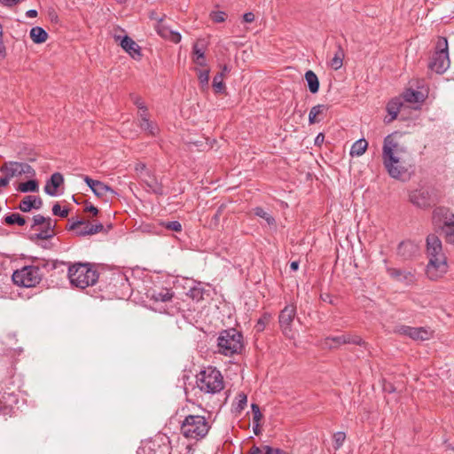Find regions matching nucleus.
Here are the masks:
<instances>
[{
    "label": "nucleus",
    "mask_w": 454,
    "mask_h": 454,
    "mask_svg": "<svg viewBox=\"0 0 454 454\" xmlns=\"http://www.w3.org/2000/svg\"><path fill=\"white\" fill-rule=\"evenodd\" d=\"M252 412H253V423H260L262 419V414L260 411V407L256 403H253L251 405Z\"/></svg>",
    "instance_id": "44"
},
{
    "label": "nucleus",
    "mask_w": 454,
    "mask_h": 454,
    "mask_svg": "<svg viewBox=\"0 0 454 454\" xmlns=\"http://www.w3.org/2000/svg\"><path fill=\"white\" fill-rule=\"evenodd\" d=\"M236 400L237 402L235 404V411L238 412H241L247 406V396L244 393H239L236 397Z\"/></svg>",
    "instance_id": "39"
},
{
    "label": "nucleus",
    "mask_w": 454,
    "mask_h": 454,
    "mask_svg": "<svg viewBox=\"0 0 454 454\" xmlns=\"http://www.w3.org/2000/svg\"><path fill=\"white\" fill-rule=\"evenodd\" d=\"M328 109L327 106L325 105H317L313 106L310 109V112L309 114V124H314L317 122H319L320 120L317 119V116L321 114L323 112L326 111Z\"/></svg>",
    "instance_id": "32"
},
{
    "label": "nucleus",
    "mask_w": 454,
    "mask_h": 454,
    "mask_svg": "<svg viewBox=\"0 0 454 454\" xmlns=\"http://www.w3.org/2000/svg\"><path fill=\"white\" fill-rule=\"evenodd\" d=\"M140 180L147 186L148 190L157 195H162L163 186L157 179L155 175L150 170L142 171L140 174Z\"/></svg>",
    "instance_id": "15"
},
{
    "label": "nucleus",
    "mask_w": 454,
    "mask_h": 454,
    "mask_svg": "<svg viewBox=\"0 0 454 454\" xmlns=\"http://www.w3.org/2000/svg\"><path fill=\"white\" fill-rule=\"evenodd\" d=\"M346 439V434L344 432H337L333 434V448L335 450H339L342 447Z\"/></svg>",
    "instance_id": "41"
},
{
    "label": "nucleus",
    "mask_w": 454,
    "mask_h": 454,
    "mask_svg": "<svg viewBox=\"0 0 454 454\" xmlns=\"http://www.w3.org/2000/svg\"><path fill=\"white\" fill-rule=\"evenodd\" d=\"M198 388L209 395L221 392L224 387L223 377L219 370L209 366L196 376Z\"/></svg>",
    "instance_id": "4"
},
{
    "label": "nucleus",
    "mask_w": 454,
    "mask_h": 454,
    "mask_svg": "<svg viewBox=\"0 0 454 454\" xmlns=\"http://www.w3.org/2000/svg\"><path fill=\"white\" fill-rule=\"evenodd\" d=\"M64 183L63 176L56 172L51 175V178L46 182L44 192L50 196H57L58 188Z\"/></svg>",
    "instance_id": "19"
},
{
    "label": "nucleus",
    "mask_w": 454,
    "mask_h": 454,
    "mask_svg": "<svg viewBox=\"0 0 454 454\" xmlns=\"http://www.w3.org/2000/svg\"><path fill=\"white\" fill-rule=\"evenodd\" d=\"M411 331V326H408V325H400V326H397L395 330V333L400 334V335H404V336H410V333Z\"/></svg>",
    "instance_id": "49"
},
{
    "label": "nucleus",
    "mask_w": 454,
    "mask_h": 454,
    "mask_svg": "<svg viewBox=\"0 0 454 454\" xmlns=\"http://www.w3.org/2000/svg\"><path fill=\"white\" fill-rule=\"evenodd\" d=\"M263 454H287V453L278 448L274 449L268 445H264L263 446Z\"/></svg>",
    "instance_id": "50"
},
{
    "label": "nucleus",
    "mask_w": 454,
    "mask_h": 454,
    "mask_svg": "<svg viewBox=\"0 0 454 454\" xmlns=\"http://www.w3.org/2000/svg\"><path fill=\"white\" fill-rule=\"evenodd\" d=\"M388 273L393 278L404 282L406 285H411L415 281V277L411 271L399 269H388Z\"/></svg>",
    "instance_id": "23"
},
{
    "label": "nucleus",
    "mask_w": 454,
    "mask_h": 454,
    "mask_svg": "<svg viewBox=\"0 0 454 454\" xmlns=\"http://www.w3.org/2000/svg\"><path fill=\"white\" fill-rule=\"evenodd\" d=\"M26 16L27 18H35L37 16V11L36 10H34V9H31V10H28L27 12H26Z\"/></svg>",
    "instance_id": "58"
},
{
    "label": "nucleus",
    "mask_w": 454,
    "mask_h": 454,
    "mask_svg": "<svg viewBox=\"0 0 454 454\" xmlns=\"http://www.w3.org/2000/svg\"><path fill=\"white\" fill-rule=\"evenodd\" d=\"M67 230L74 231L77 236L83 237L87 235H93L103 231L104 226L102 223L91 224L89 222L82 220L71 221L69 220Z\"/></svg>",
    "instance_id": "13"
},
{
    "label": "nucleus",
    "mask_w": 454,
    "mask_h": 454,
    "mask_svg": "<svg viewBox=\"0 0 454 454\" xmlns=\"http://www.w3.org/2000/svg\"><path fill=\"white\" fill-rule=\"evenodd\" d=\"M93 192L98 197H103L106 193H110L111 195L116 194V192H114V190L112 187H110L109 185L106 184L105 183H103L101 181H98V183L96 184Z\"/></svg>",
    "instance_id": "33"
},
{
    "label": "nucleus",
    "mask_w": 454,
    "mask_h": 454,
    "mask_svg": "<svg viewBox=\"0 0 454 454\" xmlns=\"http://www.w3.org/2000/svg\"><path fill=\"white\" fill-rule=\"evenodd\" d=\"M173 292L168 288H162L159 291L153 290L151 294V299L154 301L167 302L173 298Z\"/></svg>",
    "instance_id": "25"
},
{
    "label": "nucleus",
    "mask_w": 454,
    "mask_h": 454,
    "mask_svg": "<svg viewBox=\"0 0 454 454\" xmlns=\"http://www.w3.org/2000/svg\"><path fill=\"white\" fill-rule=\"evenodd\" d=\"M186 294L193 301H200L203 300L204 288L201 286L200 283L194 284L190 287Z\"/></svg>",
    "instance_id": "31"
},
{
    "label": "nucleus",
    "mask_w": 454,
    "mask_h": 454,
    "mask_svg": "<svg viewBox=\"0 0 454 454\" xmlns=\"http://www.w3.org/2000/svg\"><path fill=\"white\" fill-rule=\"evenodd\" d=\"M83 180L87 184V185L91 189L92 192L95 189L96 184L98 183V180H94L88 176H84Z\"/></svg>",
    "instance_id": "52"
},
{
    "label": "nucleus",
    "mask_w": 454,
    "mask_h": 454,
    "mask_svg": "<svg viewBox=\"0 0 454 454\" xmlns=\"http://www.w3.org/2000/svg\"><path fill=\"white\" fill-rule=\"evenodd\" d=\"M324 140V136L322 134H318L316 137V144L319 143V141H323Z\"/></svg>",
    "instance_id": "63"
},
{
    "label": "nucleus",
    "mask_w": 454,
    "mask_h": 454,
    "mask_svg": "<svg viewBox=\"0 0 454 454\" xmlns=\"http://www.w3.org/2000/svg\"><path fill=\"white\" fill-rule=\"evenodd\" d=\"M85 211L86 212H90V213H92L94 215H97L98 214V209L93 206V205H87L85 207Z\"/></svg>",
    "instance_id": "54"
},
{
    "label": "nucleus",
    "mask_w": 454,
    "mask_h": 454,
    "mask_svg": "<svg viewBox=\"0 0 454 454\" xmlns=\"http://www.w3.org/2000/svg\"><path fill=\"white\" fill-rule=\"evenodd\" d=\"M368 147V142L364 138L358 139L356 141L350 149L351 156H361L363 155Z\"/></svg>",
    "instance_id": "30"
},
{
    "label": "nucleus",
    "mask_w": 454,
    "mask_h": 454,
    "mask_svg": "<svg viewBox=\"0 0 454 454\" xmlns=\"http://www.w3.org/2000/svg\"><path fill=\"white\" fill-rule=\"evenodd\" d=\"M161 225L169 231H176V232H179L182 231V225L178 221H171V222L162 223Z\"/></svg>",
    "instance_id": "43"
},
{
    "label": "nucleus",
    "mask_w": 454,
    "mask_h": 454,
    "mask_svg": "<svg viewBox=\"0 0 454 454\" xmlns=\"http://www.w3.org/2000/svg\"><path fill=\"white\" fill-rule=\"evenodd\" d=\"M305 80L309 91L313 94L317 93L319 90V81L317 74L312 70H308L305 73Z\"/></svg>",
    "instance_id": "28"
},
{
    "label": "nucleus",
    "mask_w": 454,
    "mask_h": 454,
    "mask_svg": "<svg viewBox=\"0 0 454 454\" xmlns=\"http://www.w3.org/2000/svg\"><path fill=\"white\" fill-rule=\"evenodd\" d=\"M134 104L136 105V106L141 111V112H144L145 111V113H147V108L145 105V102L143 101V99L139 97H136L135 99H134Z\"/></svg>",
    "instance_id": "51"
},
{
    "label": "nucleus",
    "mask_w": 454,
    "mask_h": 454,
    "mask_svg": "<svg viewBox=\"0 0 454 454\" xmlns=\"http://www.w3.org/2000/svg\"><path fill=\"white\" fill-rule=\"evenodd\" d=\"M243 20L247 23H251L254 20V14L253 12H246L243 15Z\"/></svg>",
    "instance_id": "53"
},
{
    "label": "nucleus",
    "mask_w": 454,
    "mask_h": 454,
    "mask_svg": "<svg viewBox=\"0 0 454 454\" xmlns=\"http://www.w3.org/2000/svg\"><path fill=\"white\" fill-rule=\"evenodd\" d=\"M193 61L196 65L200 67H206L207 60L202 49L199 48L198 44L193 45Z\"/></svg>",
    "instance_id": "34"
},
{
    "label": "nucleus",
    "mask_w": 454,
    "mask_h": 454,
    "mask_svg": "<svg viewBox=\"0 0 454 454\" xmlns=\"http://www.w3.org/2000/svg\"><path fill=\"white\" fill-rule=\"evenodd\" d=\"M145 170H148L145 164L139 163V164H137L136 166V171H137V173L138 174L139 176H140L141 172L142 171L144 172Z\"/></svg>",
    "instance_id": "57"
},
{
    "label": "nucleus",
    "mask_w": 454,
    "mask_h": 454,
    "mask_svg": "<svg viewBox=\"0 0 454 454\" xmlns=\"http://www.w3.org/2000/svg\"><path fill=\"white\" fill-rule=\"evenodd\" d=\"M433 224L440 229L447 243L454 244V213L446 207H437L432 213Z\"/></svg>",
    "instance_id": "6"
},
{
    "label": "nucleus",
    "mask_w": 454,
    "mask_h": 454,
    "mask_svg": "<svg viewBox=\"0 0 454 454\" xmlns=\"http://www.w3.org/2000/svg\"><path fill=\"white\" fill-rule=\"evenodd\" d=\"M345 52L340 45H338L337 50L334 52L333 57L329 61V66L333 70H339L343 65V59Z\"/></svg>",
    "instance_id": "24"
},
{
    "label": "nucleus",
    "mask_w": 454,
    "mask_h": 454,
    "mask_svg": "<svg viewBox=\"0 0 454 454\" xmlns=\"http://www.w3.org/2000/svg\"><path fill=\"white\" fill-rule=\"evenodd\" d=\"M43 273L39 266L27 265L16 270L12 276L14 285L31 288L36 286L42 280Z\"/></svg>",
    "instance_id": "9"
},
{
    "label": "nucleus",
    "mask_w": 454,
    "mask_h": 454,
    "mask_svg": "<svg viewBox=\"0 0 454 454\" xmlns=\"http://www.w3.org/2000/svg\"><path fill=\"white\" fill-rule=\"evenodd\" d=\"M68 278L72 286L84 289L96 284L98 274L90 263L78 262L68 268Z\"/></svg>",
    "instance_id": "3"
},
{
    "label": "nucleus",
    "mask_w": 454,
    "mask_h": 454,
    "mask_svg": "<svg viewBox=\"0 0 454 454\" xmlns=\"http://www.w3.org/2000/svg\"><path fill=\"white\" fill-rule=\"evenodd\" d=\"M290 268L293 270H298L299 268V262H292L291 264H290Z\"/></svg>",
    "instance_id": "62"
},
{
    "label": "nucleus",
    "mask_w": 454,
    "mask_h": 454,
    "mask_svg": "<svg viewBox=\"0 0 454 454\" xmlns=\"http://www.w3.org/2000/svg\"><path fill=\"white\" fill-rule=\"evenodd\" d=\"M0 2L5 6L12 7L17 4L20 2V0H0Z\"/></svg>",
    "instance_id": "56"
},
{
    "label": "nucleus",
    "mask_w": 454,
    "mask_h": 454,
    "mask_svg": "<svg viewBox=\"0 0 454 454\" xmlns=\"http://www.w3.org/2000/svg\"><path fill=\"white\" fill-rule=\"evenodd\" d=\"M219 352L224 356L240 353L243 348V336L234 328L221 332L217 339Z\"/></svg>",
    "instance_id": "7"
},
{
    "label": "nucleus",
    "mask_w": 454,
    "mask_h": 454,
    "mask_svg": "<svg viewBox=\"0 0 454 454\" xmlns=\"http://www.w3.org/2000/svg\"><path fill=\"white\" fill-rule=\"evenodd\" d=\"M118 3L122 4L125 2V0H116Z\"/></svg>",
    "instance_id": "64"
},
{
    "label": "nucleus",
    "mask_w": 454,
    "mask_h": 454,
    "mask_svg": "<svg viewBox=\"0 0 454 454\" xmlns=\"http://www.w3.org/2000/svg\"><path fill=\"white\" fill-rule=\"evenodd\" d=\"M427 256L428 263L426 274L431 280H437L448 270L447 257L442 250V243L440 238L432 233L427 237Z\"/></svg>",
    "instance_id": "2"
},
{
    "label": "nucleus",
    "mask_w": 454,
    "mask_h": 454,
    "mask_svg": "<svg viewBox=\"0 0 454 454\" xmlns=\"http://www.w3.org/2000/svg\"><path fill=\"white\" fill-rule=\"evenodd\" d=\"M402 106L403 103L398 98H394L388 102L387 106V111L391 117L389 120L386 121V122H390L396 119Z\"/></svg>",
    "instance_id": "27"
},
{
    "label": "nucleus",
    "mask_w": 454,
    "mask_h": 454,
    "mask_svg": "<svg viewBox=\"0 0 454 454\" xmlns=\"http://www.w3.org/2000/svg\"><path fill=\"white\" fill-rule=\"evenodd\" d=\"M231 72V68L227 65H223L222 67V71L220 73H223V76Z\"/></svg>",
    "instance_id": "60"
},
{
    "label": "nucleus",
    "mask_w": 454,
    "mask_h": 454,
    "mask_svg": "<svg viewBox=\"0 0 454 454\" xmlns=\"http://www.w3.org/2000/svg\"><path fill=\"white\" fill-rule=\"evenodd\" d=\"M406 154V149L395 141L392 135L384 138L382 160L391 177L398 179L407 173L409 164L405 160Z\"/></svg>",
    "instance_id": "1"
},
{
    "label": "nucleus",
    "mask_w": 454,
    "mask_h": 454,
    "mask_svg": "<svg viewBox=\"0 0 454 454\" xmlns=\"http://www.w3.org/2000/svg\"><path fill=\"white\" fill-rule=\"evenodd\" d=\"M296 315V307L294 305H286L279 314V325L283 334L288 339L294 338L292 323Z\"/></svg>",
    "instance_id": "12"
},
{
    "label": "nucleus",
    "mask_w": 454,
    "mask_h": 454,
    "mask_svg": "<svg viewBox=\"0 0 454 454\" xmlns=\"http://www.w3.org/2000/svg\"><path fill=\"white\" fill-rule=\"evenodd\" d=\"M418 252V247L412 241H403L397 247V253L404 259H409Z\"/></svg>",
    "instance_id": "22"
},
{
    "label": "nucleus",
    "mask_w": 454,
    "mask_h": 454,
    "mask_svg": "<svg viewBox=\"0 0 454 454\" xmlns=\"http://www.w3.org/2000/svg\"><path fill=\"white\" fill-rule=\"evenodd\" d=\"M420 93L413 90H407L403 94V98L406 102L417 103L419 101Z\"/></svg>",
    "instance_id": "38"
},
{
    "label": "nucleus",
    "mask_w": 454,
    "mask_h": 454,
    "mask_svg": "<svg viewBox=\"0 0 454 454\" xmlns=\"http://www.w3.org/2000/svg\"><path fill=\"white\" fill-rule=\"evenodd\" d=\"M121 48L128 52L134 59H140L142 57L141 47L129 36L125 35L121 41Z\"/></svg>",
    "instance_id": "17"
},
{
    "label": "nucleus",
    "mask_w": 454,
    "mask_h": 454,
    "mask_svg": "<svg viewBox=\"0 0 454 454\" xmlns=\"http://www.w3.org/2000/svg\"><path fill=\"white\" fill-rule=\"evenodd\" d=\"M409 199L413 205L420 208L429 207L439 201L434 189L429 187H422L411 192Z\"/></svg>",
    "instance_id": "10"
},
{
    "label": "nucleus",
    "mask_w": 454,
    "mask_h": 454,
    "mask_svg": "<svg viewBox=\"0 0 454 454\" xmlns=\"http://www.w3.org/2000/svg\"><path fill=\"white\" fill-rule=\"evenodd\" d=\"M154 27L157 34L160 37L164 39H168L175 43H177L181 41L182 36L180 33L172 31L169 27H168L163 23V18L157 19V23Z\"/></svg>",
    "instance_id": "16"
},
{
    "label": "nucleus",
    "mask_w": 454,
    "mask_h": 454,
    "mask_svg": "<svg viewBox=\"0 0 454 454\" xmlns=\"http://www.w3.org/2000/svg\"><path fill=\"white\" fill-rule=\"evenodd\" d=\"M39 189L38 183L35 180H29L25 183H21L18 186V191L20 192H35Z\"/></svg>",
    "instance_id": "35"
},
{
    "label": "nucleus",
    "mask_w": 454,
    "mask_h": 454,
    "mask_svg": "<svg viewBox=\"0 0 454 454\" xmlns=\"http://www.w3.org/2000/svg\"><path fill=\"white\" fill-rule=\"evenodd\" d=\"M198 79L202 86H207L209 81V70H198Z\"/></svg>",
    "instance_id": "42"
},
{
    "label": "nucleus",
    "mask_w": 454,
    "mask_h": 454,
    "mask_svg": "<svg viewBox=\"0 0 454 454\" xmlns=\"http://www.w3.org/2000/svg\"><path fill=\"white\" fill-rule=\"evenodd\" d=\"M449 46L446 37L439 36L435 43L434 51L429 61L428 67L437 73L443 74L450 67Z\"/></svg>",
    "instance_id": "8"
},
{
    "label": "nucleus",
    "mask_w": 454,
    "mask_h": 454,
    "mask_svg": "<svg viewBox=\"0 0 454 454\" xmlns=\"http://www.w3.org/2000/svg\"><path fill=\"white\" fill-rule=\"evenodd\" d=\"M4 222L10 225L18 224L19 226H23L26 223V219L20 214L13 213L6 215L4 217Z\"/></svg>",
    "instance_id": "37"
},
{
    "label": "nucleus",
    "mask_w": 454,
    "mask_h": 454,
    "mask_svg": "<svg viewBox=\"0 0 454 454\" xmlns=\"http://www.w3.org/2000/svg\"><path fill=\"white\" fill-rule=\"evenodd\" d=\"M139 126L151 136H155L158 133L157 125L149 120L148 113L145 111L139 113Z\"/></svg>",
    "instance_id": "21"
},
{
    "label": "nucleus",
    "mask_w": 454,
    "mask_h": 454,
    "mask_svg": "<svg viewBox=\"0 0 454 454\" xmlns=\"http://www.w3.org/2000/svg\"><path fill=\"white\" fill-rule=\"evenodd\" d=\"M55 227L56 221L52 220L51 217H48V222L36 229L39 231V232L35 234V239L47 240L53 238L56 235Z\"/></svg>",
    "instance_id": "18"
},
{
    "label": "nucleus",
    "mask_w": 454,
    "mask_h": 454,
    "mask_svg": "<svg viewBox=\"0 0 454 454\" xmlns=\"http://www.w3.org/2000/svg\"><path fill=\"white\" fill-rule=\"evenodd\" d=\"M52 213L54 215H59L60 217H67L68 215L67 209H61L59 203H55L52 207Z\"/></svg>",
    "instance_id": "46"
},
{
    "label": "nucleus",
    "mask_w": 454,
    "mask_h": 454,
    "mask_svg": "<svg viewBox=\"0 0 454 454\" xmlns=\"http://www.w3.org/2000/svg\"><path fill=\"white\" fill-rule=\"evenodd\" d=\"M343 344H356L364 346L365 342L358 335H352L349 333L342 334L334 337H326L324 340L323 345L329 348H335Z\"/></svg>",
    "instance_id": "14"
},
{
    "label": "nucleus",
    "mask_w": 454,
    "mask_h": 454,
    "mask_svg": "<svg viewBox=\"0 0 454 454\" xmlns=\"http://www.w3.org/2000/svg\"><path fill=\"white\" fill-rule=\"evenodd\" d=\"M3 173L10 181L12 178L27 175L28 177L35 176V169L27 163L19 161H6L0 167Z\"/></svg>",
    "instance_id": "11"
},
{
    "label": "nucleus",
    "mask_w": 454,
    "mask_h": 454,
    "mask_svg": "<svg viewBox=\"0 0 454 454\" xmlns=\"http://www.w3.org/2000/svg\"><path fill=\"white\" fill-rule=\"evenodd\" d=\"M410 338L414 340H427L431 337V332L425 327H411Z\"/></svg>",
    "instance_id": "26"
},
{
    "label": "nucleus",
    "mask_w": 454,
    "mask_h": 454,
    "mask_svg": "<svg viewBox=\"0 0 454 454\" xmlns=\"http://www.w3.org/2000/svg\"><path fill=\"white\" fill-rule=\"evenodd\" d=\"M43 206V200L38 196L27 195L23 198L19 205L22 212H29L32 208L39 209Z\"/></svg>",
    "instance_id": "20"
},
{
    "label": "nucleus",
    "mask_w": 454,
    "mask_h": 454,
    "mask_svg": "<svg viewBox=\"0 0 454 454\" xmlns=\"http://www.w3.org/2000/svg\"><path fill=\"white\" fill-rule=\"evenodd\" d=\"M210 429V425L204 416L188 415L181 424V432L185 438L200 440Z\"/></svg>",
    "instance_id": "5"
},
{
    "label": "nucleus",
    "mask_w": 454,
    "mask_h": 454,
    "mask_svg": "<svg viewBox=\"0 0 454 454\" xmlns=\"http://www.w3.org/2000/svg\"><path fill=\"white\" fill-rule=\"evenodd\" d=\"M250 454H263V446L262 447H257L254 445L250 449Z\"/></svg>",
    "instance_id": "55"
},
{
    "label": "nucleus",
    "mask_w": 454,
    "mask_h": 454,
    "mask_svg": "<svg viewBox=\"0 0 454 454\" xmlns=\"http://www.w3.org/2000/svg\"><path fill=\"white\" fill-rule=\"evenodd\" d=\"M411 331V326H408V325H400V326H397L395 330V333L400 334V335H404V336H410V333Z\"/></svg>",
    "instance_id": "48"
},
{
    "label": "nucleus",
    "mask_w": 454,
    "mask_h": 454,
    "mask_svg": "<svg viewBox=\"0 0 454 454\" xmlns=\"http://www.w3.org/2000/svg\"><path fill=\"white\" fill-rule=\"evenodd\" d=\"M48 222V217H45L42 215H36L33 216V224L31 225V229H37L43 223Z\"/></svg>",
    "instance_id": "45"
},
{
    "label": "nucleus",
    "mask_w": 454,
    "mask_h": 454,
    "mask_svg": "<svg viewBox=\"0 0 454 454\" xmlns=\"http://www.w3.org/2000/svg\"><path fill=\"white\" fill-rule=\"evenodd\" d=\"M254 214L261 217V218H263L265 219V221L267 222V223L269 225H272L275 223V219L274 217H272L270 214H268L267 212H265L262 207H255L254 208Z\"/></svg>",
    "instance_id": "40"
},
{
    "label": "nucleus",
    "mask_w": 454,
    "mask_h": 454,
    "mask_svg": "<svg viewBox=\"0 0 454 454\" xmlns=\"http://www.w3.org/2000/svg\"><path fill=\"white\" fill-rule=\"evenodd\" d=\"M253 430L255 434H259L261 432L260 423H253Z\"/></svg>",
    "instance_id": "59"
},
{
    "label": "nucleus",
    "mask_w": 454,
    "mask_h": 454,
    "mask_svg": "<svg viewBox=\"0 0 454 454\" xmlns=\"http://www.w3.org/2000/svg\"><path fill=\"white\" fill-rule=\"evenodd\" d=\"M223 73H218L213 79V89L215 93H223L225 90V84L223 82Z\"/></svg>",
    "instance_id": "36"
},
{
    "label": "nucleus",
    "mask_w": 454,
    "mask_h": 454,
    "mask_svg": "<svg viewBox=\"0 0 454 454\" xmlns=\"http://www.w3.org/2000/svg\"><path fill=\"white\" fill-rule=\"evenodd\" d=\"M30 37L35 43H43L48 38L47 32L41 27H34L30 30Z\"/></svg>",
    "instance_id": "29"
},
{
    "label": "nucleus",
    "mask_w": 454,
    "mask_h": 454,
    "mask_svg": "<svg viewBox=\"0 0 454 454\" xmlns=\"http://www.w3.org/2000/svg\"><path fill=\"white\" fill-rule=\"evenodd\" d=\"M211 18L215 22H223L226 19V13L223 12H213L211 13Z\"/></svg>",
    "instance_id": "47"
},
{
    "label": "nucleus",
    "mask_w": 454,
    "mask_h": 454,
    "mask_svg": "<svg viewBox=\"0 0 454 454\" xmlns=\"http://www.w3.org/2000/svg\"><path fill=\"white\" fill-rule=\"evenodd\" d=\"M256 327H257L258 331H262L263 329L264 323H263L262 319L258 320Z\"/></svg>",
    "instance_id": "61"
}]
</instances>
